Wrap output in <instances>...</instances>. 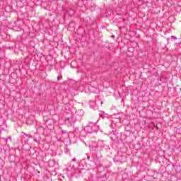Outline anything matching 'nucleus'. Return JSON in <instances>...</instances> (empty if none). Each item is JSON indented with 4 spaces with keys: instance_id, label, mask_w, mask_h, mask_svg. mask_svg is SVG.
<instances>
[{
    "instance_id": "nucleus-2",
    "label": "nucleus",
    "mask_w": 181,
    "mask_h": 181,
    "mask_svg": "<svg viewBox=\"0 0 181 181\" xmlns=\"http://www.w3.org/2000/svg\"><path fill=\"white\" fill-rule=\"evenodd\" d=\"M171 39H174V40H177V37H175V36H172L171 37Z\"/></svg>"
},
{
    "instance_id": "nucleus-3",
    "label": "nucleus",
    "mask_w": 181,
    "mask_h": 181,
    "mask_svg": "<svg viewBox=\"0 0 181 181\" xmlns=\"http://www.w3.org/2000/svg\"><path fill=\"white\" fill-rule=\"evenodd\" d=\"M100 117H102V118H104V116H103V115H100Z\"/></svg>"
},
{
    "instance_id": "nucleus-5",
    "label": "nucleus",
    "mask_w": 181,
    "mask_h": 181,
    "mask_svg": "<svg viewBox=\"0 0 181 181\" xmlns=\"http://www.w3.org/2000/svg\"><path fill=\"white\" fill-rule=\"evenodd\" d=\"M73 160H76V159H73Z\"/></svg>"
},
{
    "instance_id": "nucleus-1",
    "label": "nucleus",
    "mask_w": 181,
    "mask_h": 181,
    "mask_svg": "<svg viewBox=\"0 0 181 181\" xmlns=\"http://www.w3.org/2000/svg\"><path fill=\"white\" fill-rule=\"evenodd\" d=\"M74 122H76V117L71 114L65 118V124L68 125H73Z\"/></svg>"
},
{
    "instance_id": "nucleus-4",
    "label": "nucleus",
    "mask_w": 181,
    "mask_h": 181,
    "mask_svg": "<svg viewBox=\"0 0 181 181\" xmlns=\"http://www.w3.org/2000/svg\"><path fill=\"white\" fill-rule=\"evenodd\" d=\"M57 78H58V80H60V77L59 76H58Z\"/></svg>"
}]
</instances>
